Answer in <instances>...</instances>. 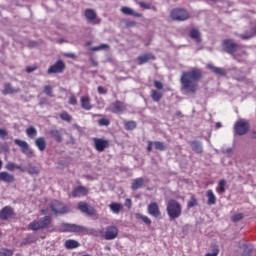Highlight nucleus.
Instances as JSON below:
<instances>
[{
	"instance_id": "1",
	"label": "nucleus",
	"mask_w": 256,
	"mask_h": 256,
	"mask_svg": "<svg viewBox=\"0 0 256 256\" xmlns=\"http://www.w3.org/2000/svg\"><path fill=\"white\" fill-rule=\"evenodd\" d=\"M203 78V72L199 68H191L188 71H183L180 77L181 91L184 93H197L199 82Z\"/></svg>"
},
{
	"instance_id": "2",
	"label": "nucleus",
	"mask_w": 256,
	"mask_h": 256,
	"mask_svg": "<svg viewBox=\"0 0 256 256\" xmlns=\"http://www.w3.org/2000/svg\"><path fill=\"white\" fill-rule=\"evenodd\" d=\"M166 212L169 219H179L181 217V213H183V207L177 200L171 199L167 203Z\"/></svg>"
},
{
	"instance_id": "3",
	"label": "nucleus",
	"mask_w": 256,
	"mask_h": 256,
	"mask_svg": "<svg viewBox=\"0 0 256 256\" xmlns=\"http://www.w3.org/2000/svg\"><path fill=\"white\" fill-rule=\"evenodd\" d=\"M51 223H53V219L51 218V216H44L38 220L32 221L28 225V229L30 231H41V229H47V227H49Z\"/></svg>"
},
{
	"instance_id": "4",
	"label": "nucleus",
	"mask_w": 256,
	"mask_h": 256,
	"mask_svg": "<svg viewBox=\"0 0 256 256\" xmlns=\"http://www.w3.org/2000/svg\"><path fill=\"white\" fill-rule=\"evenodd\" d=\"M170 18L172 21H178L181 23L191 19V14H189V11H187L185 8H173L170 12Z\"/></svg>"
},
{
	"instance_id": "5",
	"label": "nucleus",
	"mask_w": 256,
	"mask_h": 256,
	"mask_svg": "<svg viewBox=\"0 0 256 256\" xmlns=\"http://www.w3.org/2000/svg\"><path fill=\"white\" fill-rule=\"evenodd\" d=\"M154 87L155 89L150 91V97L155 103H159L163 99V82L154 80Z\"/></svg>"
},
{
	"instance_id": "6",
	"label": "nucleus",
	"mask_w": 256,
	"mask_h": 256,
	"mask_svg": "<svg viewBox=\"0 0 256 256\" xmlns=\"http://www.w3.org/2000/svg\"><path fill=\"white\" fill-rule=\"evenodd\" d=\"M222 49L228 55H235L239 51V44L235 43L233 39H225L222 41Z\"/></svg>"
},
{
	"instance_id": "7",
	"label": "nucleus",
	"mask_w": 256,
	"mask_h": 256,
	"mask_svg": "<svg viewBox=\"0 0 256 256\" xmlns=\"http://www.w3.org/2000/svg\"><path fill=\"white\" fill-rule=\"evenodd\" d=\"M92 141L93 147L98 151V153H103L105 149H109V147H111V141L104 138L94 137L92 138Z\"/></svg>"
},
{
	"instance_id": "8",
	"label": "nucleus",
	"mask_w": 256,
	"mask_h": 256,
	"mask_svg": "<svg viewBox=\"0 0 256 256\" xmlns=\"http://www.w3.org/2000/svg\"><path fill=\"white\" fill-rule=\"evenodd\" d=\"M249 129H251L249 122L243 119L236 121V123L234 124V131L236 135H240V136L247 135V133H249Z\"/></svg>"
},
{
	"instance_id": "9",
	"label": "nucleus",
	"mask_w": 256,
	"mask_h": 256,
	"mask_svg": "<svg viewBox=\"0 0 256 256\" xmlns=\"http://www.w3.org/2000/svg\"><path fill=\"white\" fill-rule=\"evenodd\" d=\"M109 111L114 115H121L127 111V104L121 100H116L110 105Z\"/></svg>"
},
{
	"instance_id": "10",
	"label": "nucleus",
	"mask_w": 256,
	"mask_h": 256,
	"mask_svg": "<svg viewBox=\"0 0 256 256\" xmlns=\"http://www.w3.org/2000/svg\"><path fill=\"white\" fill-rule=\"evenodd\" d=\"M60 231L62 233H82V231H85V228L77 224L62 223L60 226Z\"/></svg>"
},
{
	"instance_id": "11",
	"label": "nucleus",
	"mask_w": 256,
	"mask_h": 256,
	"mask_svg": "<svg viewBox=\"0 0 256 256\" xmlns=\"http://www.w3.org/2000/svg\"><path fill=\"white\" fill-rule=\"evenodd\" d=\"M14 143L20 147L21 152L27 155V157H35V152H33V149L29 147V144L25 140L15 139Z\"/></svg>"
},
{
	"instance_id": "12",
	"label": "nucleus",
	"mask_w": 256,
	"mask_h": 256,
	"mask_svg": "<svg viewBox=\"0 0 256 256\" xmlns=\"http://www.w3.org/2000/svg\"><path fill=\"white\" fill-rule=\"evenodd\" d=\"M50 209L54 215H63L68 211L67 206L57 200L51 202Z\"/></svg>"
},
{
	"instance_id": "13",
	"label": "nucleus",
	"mask_w": 256,
	"mask_h": 256,
	"mask_svg": "<svg viewBox=\"0 0 256 256\" xmlns=\"http://www.w3.org/2000/svg\"><path fill=\"white\" fill-rule=\"evenodd\" d=\"M65 67H66L65 62L63 60H58L55 62V64L51 65L48 68L47 73L48 75L63 73V71H65Z\"/></svg>"
},
{
	"instance_id": "14",
	"label": "nucleus",
	"mask_w": 256,
	"mask_h": 256,
	"mask_svg": "<svg viewBox=\"0 0 256 256\" xmlns=\"http://www.w3.org/2000/svg\"><path fill=\"white\" fill-rule=\"evenodd\" d=\"M147 212L151 217H154V219H161V210L157 202L150 203L147 207Z\"/></svg>"
},
{
	"instance_id": "15",
	"label": "nucleus",
	"mask_w": 256,
	"mask_h": 256,
	"mask_svg": "<svg viewBox=\"0 0 256 256\" xmlns=\"http://www.w3.org/2000/svg\"><path fill=\"white\" fill-rule=\"evenodd\" d=\"M117 235H119V229L115 226H108L105 231L104 239H106V241H113V239H117Z\"/></svg>"
},
{
	"instance_id": "16",
	"label": "nucleus",
	"mask_w": 256,
	"mask_h": 256,
	"mask_svg": "<svg viewBox=\"0 0 256 256\" xmlns=\"http://www.w3.org/2000/svg\"><path fill=\"white\" fill-rule=\"evenodd\" d=\"M11 217H15V211L11 208V206H5L0 211V219L2 221H7L8 219H11Z\"/></svg>"
},
{
	"instance_id": "17",
	"label": "nucleus",
	"mask_w": 256,
	"mask_h": 256,
	"mask_svg": "<svg viewBox=\"0 0 256 256\" xmlns=\"http://www.w3.org/2000/svg\"><path fill=\"white\" fill-rule=\"evenodd\" d=\"M78 209L81 213H86V215L90 216H93L96 213L95 208L93 206H89L86 202H79Z\"/></svg>"
},
{
	"instance_id": "18",
	"label": "nucleus",
	"mask_w": 256,
	"mask_h": 256,
	"mask_svg": "<svg viewBox=\"0 0 256 256\" xmlns=\"http://www.w3.org/2000/svg\"><path fill=\"white\" fill-rule=\"evenodd\" d=\"M87 195H89V189L85 186H77L72 191V196L74 198L87 197Z\"/></svg>"
},
{
	"instance_id": "19",
	"label": "nucleus",
	"mask_w": 256,
	"mask_h": 256,
	"mask_svg": "<svg viewBox=\"0 0 256 256\" xmlns=\"http://www.w3.org/2000/svg\"><path fill=\"white\" fill-rule=\"evenodd\" d=\"M84 17L87 19V21H89V23H99V20H97V12L91 8L84 11Z\"/></svg>"
},
{
	"instance_id": "20",
	"label": "nucleus",
	"mask_w": 256,
	"mask_h": 256,
	"mask_svg": "<svg viewBox=\"0 0 256 256\" xmlns=\"http://www.w3.org/2000/svg\"><path fill=\"white\" fill-rule=\"evenodd\" d=\"M80 105L84 111H91L93 109V105L91 104V98L89 96H82L80 98Z\"/></svg>"
},
{
	"instance_id": "21",
	"label": "nucleus",
	"mask_w": 256,
	"mask_h": 256,
	"mask_svg": "<svg viewBox=\"0 0 256 256\" xmlns=\"http://www.w3.org/2000/svg\"><path fill=\"white\" fill-rule=\"evenodd\" d=\"M148 61H155V55H153V53H146L138 56V65H145Z\"/></svg>"
},
{
	"instance_id": "22",
	"label": "nucleus",
	"mask_w": 256,
	"mask_h": 256,
	"mask_svg": "<svg viewBox=\"0 0 256 256\" xmlns=\"http://www.w3.org/2000/svg\"><path fill=\"white\" fill-rule=\"evenodd\" d=\"M189 37L195 41V43H201L203 39L201 38V31L198 28H192L189 31Z\"/></svg>"
},
{
	"instance_id": "23",
	"label": "nucleus",
	"mask_w": 256,
	"mask_h": 256,
	"mask_svg": "<svg viewBox=\"0 0 256 256\" xmlns=\"http://www.w3.org/2000/svg\"><path fill=\"white\" fill-rule=\"evenodd\" d=\"M21 91L20 88H13L11 83H5L4 89L2 90L3 95H13L14 93H19Z\"/></svg>"
},
{
	"instance_id": "24",
	"label": "nucleus",
	"mask_w": 256,
	"mask_h": 256,
	"mask_svg": "<svg viewBox=\"0 0 256 256\" xmlns=\"http://www.w3.org/2000/svg\"><path fill=\"white\" fill-rule=\"evenodd\" d=\"M50 137L55 140L56 143H63V134L57 129H52L49 132Z\"/></svg>"
},
{
	"instance_id": "25",
	"label": "nucleus",
	"mask_w": 256,
	"mask_h": 256,
	"mask_svg": "<svg viewBox=\"0 0 256 256\" xmlns=\"http://www.w3.org/2000/svg\"><path fill=\"white\" fill-rule=\"evenodd\" d=\"M207 69H209L215 75H221L222 77H225V75H227V72L225 71V69L219 68L213 64H208Z\"/></svg>"
},
{
	"instance_id": "26",
	"label": "nucleus",
	"mask_w": 256,
	"mask_h": 256,
	"mask_svg": "<svg viewBox=\"0 0 256 256\" xmlns=\"http://www.w3.org/2000/svg\"><path fill=\"white\" fill-rule=\"evenodd\" d=\"M0 181H3V183H15V176L9 174V172H0Z\"/></svg>"
},
{
	"instance_id": "27",
	"label": "nucleus",
	"mask_w": 256,
	"mask_h": 256,
	"mask_svg": "<svg viewBox=\"0 0 256 256\" xmlns=\"http://www.w3.org/2000/svg\"><path fill=\"white\" fill-rule=\"evenodd\" d=\"M145 185V179L143 178H136L133 180L131 184L132 191H137V189H141V187H144Z\"/></svg>"
},
{
	"instance_id": "28",
	"label": "nucleus",
	"mask_w": 256,
	"mask_h": 256,
	"mask_svg": "<svg viewBox=\"0 0 256 256\" xmlns=\"http://www.w3.org/2000/svg\"><path fill=\"white\" fill-rule=\"evenodd\" d=\"M36 147L41 151H45L47 149V141L45 140V137H39L35 140Z\"/></svg>"
},
{
	"instance_id": "29",
	"label": "nucleus",
	"mask_w": 256,
	"mask_h": 256,
	"mask_svg": "<svg viewBox=\"0 0 256 256\" xmlns=\"http://www.w3.org/2000/svg\"><path fill=\"white\" fill-rule=\"evenodd\" d=\"M121 12L124 14V15H131L132 17H143V15L139 12H135L133 11V9L127 7V6H123L121 8Z\"/></svg>"
},
{
	"instance_id": "30",
	"label": "nucleus",
	"mask_w": 256,
	"mask_h": 256,
	"mask_svg": "<svg viewBox=\"0 0 256 256\" xmlns=\"http://www.w3.org/2000/svg\"><path fill=\"white\" fill-rule=\"evenodd\" d=\"M190 146L192 151H194L195 153H203V145L201 144V142L197 140L191 141Z\"/></svg>"
},
{
	"instance_id": "31",
	"label": "nucleus",
	"mask_w": 256,
	"mask_h": 256,
	"mask_svg": "<svg viewBox=\"0 0 256 256\" xmlns=\"http://www.w3.org/2000/svg\"><path fill=\"white\" fill-rule=\"evenodd\" d=\"M206 197L208 199V205H215V203H217V197L215 196V193H213V190H208L206 192Z\"/></svg>"
},
{
	"instance_id": "32",
	"label": "nucleus",
	"mask_w": 256,
	"mask_h": 256,
	"mask_svg": "<svg viewBox=\"0 0 256 256\" xmlns=\"http://www.w3.org/2000/svg\"><path fill=\"white\" fill-rule=\"evenodd\" d=\"M64 246L66 249H77V247H79L80 244L77 240L68 239L65 241Z\"/></svg>"
},
{
	"instance_id": "33",
	"label": "nucleus",
	"mask_w": 256,
	"mask_h": 256,
	"mask_svg": "<svg viewBox=\"0 0 256 256\" xmlns=\"http://www.w3.org/2000/svg\"><path fill=\"white\" fill-rule=\"evenodd\" d=\"M255 35H256V28H252L250 32L240 34L239 37L242 38L244 41H247L249 39H253Z\"/></svg>"
},
{
	"instance_id": "34",
	"label": "nucleus",
	"mask_w": 256,
	"mask_h": 256,
	"mask_svg": "<svg viewBox=\"0 0 256 256\" xmlns=\"http://www.w3.org/2000/svg\"><path fill=\"white\" fill-rule=\"evenodd\" d=\"M26 135L29 139H35L37 137V129L35 126H30L26 129Z\"/></svg>"
},
{
	"instance_id": "35",
	"label": "nucleus",
	"mask_w": 256,
	"mask_h": 256,
	"mask_svg": "<svg viewBox=\"0 0 256 256\" xmlns=\"http://www.w3.org/2000/svg\"><path fill=\"white\" fill-rule=\"evenodd\" d=\"M124 128L126 131H133L134 129H137V122L130 120L124 122Z\"/></svg>"
},
{
	"instance_id": "36",
	"label": "nucleus",
	"mask_w": 256,
	"mask_h": 256,
	"mask_svg": "<svg viewBox=\"0 0 256 256\" xmlns=\"http://www.w3.org/2000/svg\"><path fill=\"white\" fill-rule=\"evenodd\" d=\"M135 217H136V219H141V221H143V223L148 225V227L151 226L152 222H151V219H149V217H147V216H145V215H143L141 213H136Z\"/></svg>"
},
{
	"instance_id": "37",
	"label": "nucleus",
	"mask_w": 256,
	"mask_h": 256,
	"mask_svg": "<svg viewBox=\"0 0 256 256\" xmlns=\"http://www.w3.org/2000/svg\"><path fill=\"white\" fill-rule=\"evenodd\" d=\"M109 207H110V209H111V211H112L113 213H120V212H121V209H123V205H122V204L115 203V202L111 203V204L109 205Z\"/></svg>"
},
{
	"instance_id": "38",
	"label": "nucleus",
	"mask_w": 256,
	"mask_h": 256,
	"mask_svg": "<svg viewBox=\"0 0 256 256\" xmlns=\"http://www.w3.org/2000/svg\"><path fill=\"white\" fill-rule=\"evenodd\" d=\"M153 146L156 151H165L167 149V146L161 141H154Z\"/></svg>"
},
{
	"instance_id": "39",
	"label": "nucleus",
	"mask_w": 256,
	"mask_h": 256,
	"mask_svg": "<svg viewBox=\"0 0 256 256\" xmlns=\"http://www.w3.org/2000/svg\"><path fill=\"white\" fill-rule=\"evenodd\" d=\"M227 181L225 179H222L218 183V187L216 188V191L221 195L225 192V185Z\"/></svg>"
},
{
	"instance_id": "40",
	"label": "nucleus",
	"mask_w": 256,
	"mask_h": 256,
	"mask_svg": "<svg viewBox=\"0 0 256 256\" xmlns=\"http://www.w3.org/2000/svg\"><path fill=\"white\" fill-rule=\"evenodd\" d=\"M60 118L62 119V121H67V123H71V121L73 120V117L71 116V114L65 111L60 113Z\"/></svg>"
},
{
	"instance_id": "41",
	"label": "nucleus",
	"mask_w": 256,
	"mask_h": 256,
	"mask_svg": "<svg viewBox=\"0 0 256 256\" xmlns=\"http://www.w3.org/2000/svg\"><path fill=\"white\" fill-rule=\"evenodd\" d=\"M0 256H13V250L9 248H0Z\"/></svg>"
},
{
	"instance_id": "42",
	"label": "nucleus",
	"mask_w": 256,
	"mask_h": 256,
	"mask_svg": "<svg viewBox=\"0 0 256 256\" xmlns=\"http://www.w3.org/2000/svg\"><path fill=\"white\" fill-rule=\"evenodd\" d=\"M98 125L100 127H109V125H111V121L107 118H101L98 120Z\"/></svg>"
},
{
	"instance_id": "43",
	"label": "nucleus",
	"mask_w": 256,
	"mask_h": 256,
	"mask_svg": "<svg viewBox=\"0 0 256 256\" xmlns=\"http://www.w3.org/2000/svg\"><path fill=\"white\" fill-rule=\"evenodd\" d=\"M44 93L48 97H53V86H51V85L44 86Z\"/></svg>"
},
{
	"instance_id": "44",
	"label": "nucleus",
	"mask_w": 256,
	"mask_h": 256,
	"mask_svg": "<svg viewBox=\"0 0 256 256\" xmlns=\"http://www.w3.org/2000/svg\"><path fill=\"white\" fill-rule=\"evenodd\" d=\"M6 169L7 171H14V169L21 170V166H17L15 163L9 162L8 164H6Z\"/></svg>"
},
{
	"instance_id": "45",
	"label": "nucleus",
	"mask_w": 256,
	"mask_h": 256,
	"mask_svg": "<svg viewBox=\"0 0 256 256\" xmlns=\"http://www.w3.org/2000/svg\"><path fill=\"white\" fill-rule=\"evenodd\" d=\"M253 248L251 246L244 245V252L242 256H251Z\"/></svg>"
},
{
	"instance_id": "46",
	"label": "nucleus",
	"mask_w": 256,
	"mask_h": 256,
	"mask_svg": "<svg viewBox=\"0 0 256 256\" xmlns=\"http://www.w3.org/2000/svg\"><path fill=\"white\" fill-rule=\"evenodd\" d=\"M27 172L29 175H39V170L35 166L28 168Z\"/></svg>"
},
{
	"instance_id": "47",
	"label": "nucleus",
	"mask_w": 256,
	"mask_h": 256,
	"mask_svg": "<svg viewBox=\"0 0 256 256\" xmlns=\"http://www.w3.org/2000/svg\"><path fill=\"white\" fill-rule=\"evenodd\" d=\"M9 132L5 128H0V139H8Z\"/></svg>"
},
{
	"instance_id": "48",
	"label": "nucleus",
	"mask_w": 256,
	"mask_h": 256,
	"mask_svg": "<svg viewBox=\"0 0 256 256\" xmlns=\"http://www.w3.org/2000/svg\"><path fill=\"white\" fill-rule=\"evenodd\" d=\"M243 219V213H237L232 216V221L237 223V221H241Z\"/></svg>"
},
{
	"instance_id": "49",
	"label": "nucleus",
	"mask_w": 256,
	"mask_h": 256,
	"mask_svg": "<svg viewBox=\"0 0 256 256\" xmlns=\"http://www.w3.org/2000/svg\"><path fill=\"white\" fill-rule=\"evenodd\" d=\"M195 206H197V200L195 199V197H192L191 200L188 202L187 207L188 209H191Z\"/></svg>"
},
{
	"instance_id": "50",
	"label": "nucleus",
	"mask_w": 256,
	"mask_h": 256,
	"mask_svg": "<svg viewBox=\"0 0 256 256\" xmlns=\"http://www.w3.org/2000/svg\"><path fill=\"white\" fill-rule=\"evenodd\" d=\"M101 49H109L108 44H101L100 46L93 47L92 51H101Z\"/></svg>"
},
{
	"instance_id": "51",
	"label": "nucleus",
	"mask_w": 256,
	"mask_h": 256,
	"mask_svg": "<svg viewBox=\"0 0 256 256\" xmlns=\"http://www.w3.org/2000/svg\"><path fill=\"white\" fill-rule=\"evenodd\" d=\"M210 249H211L212 253H217V255H219V246L217 244L211 245Z\"/></svg>"
},
{
	"instance_id": "52",
	"label": "nucleus",
	"mask_w": 256,
	"mask_h": 256,
	"mask_svg": "<svg viewBox=\"0 0 256 256\" xmlns=\"http://www.w3.org/2000/svg\"><path fill=\"white\" fill-rule=\"evenodd\" d=\"M138 5H140L142 9H151V3L139 2Z\"/></svg>"
},
{
	"instance_id": "53",
	"label": "nucleus",
	"mask_w": 256,
	"mask_h": 256,
	"mask_svg": "<svg viewBox=\"0 0 256 256\" xmlns=\"http://www.w3.org/2000/svg\"><path fill=\"white\" fill-rule=\"evenodd\" d=\"M69 104L70 105H77V98L74 95L69 97Z\"/></svg>"
},
{
	"instance_id": "54",
	"label": "nucleus",
	"mask_w": 256,
	"mask_h": 256,
	"mask_svg": "<svg viewBox=\"0 0 256 256\" xmlns=\"http://www.w3.org/2000/svg\"><path fill=\"white\" fill-rule=\"evenodd\" d=\"M99 95H106L107 89L103 88V86H98L97 88Z\"/></svg>"
},
{
	"instance_id": "55",
	"label": "nucleus",
	"mask_w": 256,
	"mask_h": 256,
	"mask_svg": "<svg viewBox=\"0 0 256 256\" xmlns=\"http://www.w3.org/2000/svg\"><path fill=\"white\" fill-rule=\"evenodd\" d=\"M33 71H37V66H27L26 67L27 73H33Z\"/></svg>"
},
{
	"instance_id": "56",
	"label": "nucleus",
	"mask_w": 256,
	"mask_h": 256,
	"mask_svg": "<svg viewBox=\"0 0 256 256\" xmlns=\"http://www.w3.org/2000/svg\"><path fill=\"white\" fill-rule=\"evenodd\" d=\"M146 149H147L148 153H151V151H153V142L152 141H148V146Z\"/></svg>"
},
{
	"instance_id": "57",
	"label": "nucleus",
	"mask_w": 256,
	"mask_h": 256,
	"mask_svg": "<svg viewBox=\"0 0 256 256\" xmlns=\"http://www.w3.org/2000/svg\"><path fill=\"white\" fill-rule=\"evenodd\" d=\"M90 61H91L92 67H97V65H99V63H97V62L95 61V58H93V57L90 58Z\"/></svg>"
},
{
	"instance_id": "58",
	"label": "nucleus",
	"mask_w": 256,
	"mask_h": 256,
	"mask_svg": "<svg viewBox=\"0 0 256 256\" xmlns=\"http://www.w3.org/2000/svg\"><path fill=\"white\" fill-rule=\"evenodd\" d=\"M28 47H37V42H35V41H30V42L28 43Z\"/></svg>"
},
{
	"instance_id": "59",
	"label": "nucleus",
	"mask_w": 256,
	"mask_h": 256,
	"mask_svg": "<svg viewBox=\"0 0 256 256\" xmlns=\"http://www.w3.org/2000/svg\"><path fill=\"white\" fill-rule=\"evenodd\" d=\"M126 207H129V209H131V199H126Z\"/></svg>"
},
{
	"instance_id": "60",
	"label": "nucleus",
	"mask_w": 256,
	"mask_h": 256,
	"mask_svg": "<svg viewBox=\"0 0 256 256\" xmlns=\"http://www.w3.org/2000/svg\"><path fill=\"white\" fill-rule=\"evenodd\" d=\"M218 254H217V250H216V252L215 253H207L205 256H217Z\"/></svg>"
},
{
	"instance_id": "61",
	"label": "nucleus",
	"mask_w": 256,
	"mask_h": 256,
	"mask_svg": "<svg viewBox=\"0 0 256 256\" xmlns=\"http://www.w3.org/2000/svg\"><path fill=\"white\" fill-rule=\"evenodd\" d=\"M216 129H221L222 127V124L221 122H217L216 125H215Z\"/></svg>"
},
{
	"instance_id": "62",
	"label": "nucleus",
	"mask_w": 256,
	"mask_h": 256,
	"mask_svg": "<svg viewBox=\"0 0 256 256\" xmlns=\"http://www.w3.org/2000/svg\"><path fill=\"white\" fill-rule=\"evenodd\" d=\"M66 57H70L71 59H75V54H73V53L66 54Z\"/></svg>"
},
{
	"instance_id": "63",
	"label": "nucleus",
	"mask_w": 256,
	"mask_h": 256,
	"mask_svg": "<svg viewBox=\"0 0 256 256\" xmlns=\"http://www.w3.org/2000/svg\"><path fill=\"white\" fill-rule=\"evenodd\" d=\"M251 137L252 139H256V131H252Z\"/></svg>"
},
{
	"instance_id": "64",
	"label": "nucleus",
	"mask_w": 256,
	"mask_h": 256,
	"mask_svg": "<svg viewBox=\"0 0 256 256\" xmlns=\"http://www.w3.org/2000/svg\"><path fill=\"white\" fill-rule=\"evenodd\" d=\"M42 215H47V209L41 210Z\"/></svg>"
}]
</instances>
